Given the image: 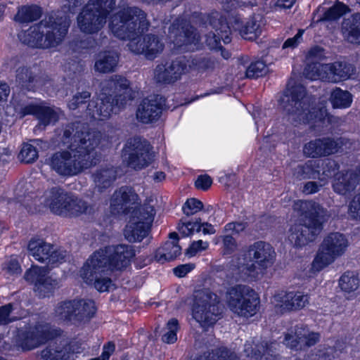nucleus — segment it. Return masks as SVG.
<instances>
[{"label":"nucleus","mask_w":360,"mask_h":360,"mask_svg":"<svg viewBox=\"0 0 360 360\" xmlns=\"http://www.w3.org/2000/svg\"><path fill=\"white\" fill-rule=\"evenodd\" d=\"M29 255L41 263L56 265L65 260L66 251L56 249L50 243L41 238H32L27 245Z\"/></svg>","instance_id":"obj_13"},{"label":"nucleus","mask_w":360,"mask_h":360,"mask_svg":"<svg viewBox=\"0 0 360 360\" xmlns=\"http://www.w3.org/2000/svg\"><path fill=\"white\" fill-rule=\"evenodd\" d=\"M133 98L129 82L120 75H114L102 83L99 98L89 102L86 113L96 120H106Z\"/></svg>","instance_id":"obj_3"},{"label":"nucleus","mask_w":360,"mask_h":360,"mask_svg":"<svg viewBox=\"0 0 360 360\" xmlns=\"http://www.w3.org/2000/svg\"><path fill=\"white\" fill-rule=\"evenodd\" d=\"M168 37L178 48L184 50L191 49V46H195L200 36L196 30L186 20L176 19L169 28Z\"/></svg>","instance_id":"obj_16"},{"label":"nucleus","mask_w":360,"mask_h":360,"mask_svg":"<svg viewBox=\"0 0 360 360\" xmlns=\"http://www.w3.org/2000/svg\"><path fill=\"white\" fill-rule=\"evenodd\" d=\"M69 193L59 186L53 187L49 191L46 204L53 213L62 216L63 212H60V210H63L67 203H69Z\"/></svg>","instance_id":"obj_30"},{"label":"nucleus","mask_w":360,"mask_h":360,"mask_svg":"<svg viewBox=\"0 0 360 360\" xmlns=\"http://www.w3.org/2000/svg\"><path fill=\"white\" fill-rule=\"evenodd\" d=\"M347 213L351 220L360 221V192L349 202Z\"/></svg>","instance_id":"obj_60"},{"label":"nucleus","mask_w":360,"mask_h":360,"mask_svg":"<svg viewBox=\"0 0 360 360\" xmlns=\"http://www.w3.org/2000/svg\"><path fill=\"white\" fill-rule=\"evenodd\" d=\"M114 139L113 135L89 130L84 123L71 122L62 129L60 141L71 151L98 158L97 148L106 147Z\"/></svg>","instance_id":"obj_6"},{"label":"nucleus","mask_w":360,"mask_h":360,"mask_svg":"<svg viewBox=\"0 0 360 360\" xmlns=\"http://www.w3.org/2000/svg\"><path fill=\"white\" fill-rule=\"evenodd\" d=\"M66 207L60 212H63L62 216H79L82 214H86L90 209L88 204L83 200L70 193Z\"/></svg>","instance_id":"obj_40"},{"label":"nucleus","mask_w":360,"mask_h":360,"mask_svg":"<svg viewBox=\"0 0 360 360\" xmlns=\"http://www.w3.org/2000/svg\"><path fill=\"white\" fill-rule=\"evenodd\" d=\"M68 25L62 18L50 15L18 34L25 44L38 49L56 48L63 41Z\"/></svg>","instance_id":"obj_5"},{"label":"nucleus","mask_w":360,"mask_h":360,"mask_svg":"<svg viewBox=\"0 0 360 360\" xmlns=\"http://www.w3.org/2000/svg\"><path fill=\"white\" fill-rule=\"evenodd\" d=\"M181 253V248L174 241H167L163 246L158 248L155 255V259L161 264L176 259Z\"/></svg>","instance_id":"obj_38"},{"label":"nucleus","mask_w":360,"mask_h":360,"mask_svg":"<svg viewBox=\"0 0 360 360\" xmlns=\"http://www.w3.org/2000/svg\"><path fill=\"white\" fill-rule=\"evenodd\" d=\"M256 262L262 269L271 267L276 259L274 248L268 243L257 241L250 245L245 254V259Z\"/></svg>","instance_id":"obj_21"},{"label":"nucleus","mask_w":360,"mask_h":360,"mask_svg":"<svg viewBox=\"0 0 360 360\" xmlns=\"http://www.w3.org/2000/svg\"><path fill=\"white\" fill-rule=\"evenodd\" d=\"M329 100L334 108H347L352 104V95L348 91L335 87L331 91Z\"/></svg>","instance_id":"obj_44"},{"label":"nucleus","mask_w":360,"mask_h":360,"mask_svg":"<svg viewBox=\"0 0 360 360\" xmlns=\"http://www.w3.org/2000/svg\"><path fill=\"white\" fill-rule=\"evenodd\" d=\"M230 27L225 22H221L220 27L215 29V32H210L205 35V44L210 49H221V39L225 44L231 42L229 36Z\"/></svg>","instance_id":"obj_35"},{"label":"nucleus","mask_w":360,"mask_h":360,"mask_svg":"<svg viewBox=\"0 0 360 360\" xmlns=\"http://www.w3.org/2000/svg\"><path fill=\"white\" fill-rule=\"evenodd\" d=\"M117 169L113 166H105L98 168L92 174V179L96 188L101 193L110 187L117 179Z\"/></svg>","instance_id":"obj_29"},{"label":"nucleus","mask_w":360,"mask_h":360,"mask_svg":"<svg viewBox=\"0 0 360 360\" xmlns=\"http://www.w3.org/2000/svg\"><path fill=\"white\" fill-rule=\"evenodd\" d=\"M195 360H238L237 355L226 348H219L212 350L204 357Z\"/></svg>","instance_id":"obj_51"},{"label":"nucleus","mask_w":360,"mask_h":360,"mask_svg":"<svg viewBox=\"0 0 360 360\" xmlns=\"http://www.w3.org/2000/svg\"><path fill=\"white\" fill-rule=\"evenodd\" d=\"M264 25L263 16L260 14H255L241 27L239 33L243 39L252 41L261 34Z\"/></svg>","instance_id":"obj_34"},{"label":"nucleus","mask_w":360,"mask_h":360,"mask_svg":"<svg viewBox=\"0 0 360 360\" xmlns=\"http://www.w3.org/2000/svg\"><path fill=\"white\" fill-rule=\"evenodd\" d=\"M345 343L338 341L334 347H329L321 350L318 354V360H333L342 352Z\"/></svg>","instance_id":"obj_54"},{"label":"nucleus","mask_w":360,"mask_h":360,"mask_svg":"<svg viewBox=\"0 0 360 360\" xmlns=\"http://www.w3.org/2000/svg\"><path fill=\"white\" fill-rule=\"evenodd\" d=\"M135 256L133 246L120 244L109 245L95 252L90 257L93 265L103 266L110 271H121L125 269Z\"/></svg>","instance_id":"obj_9"},{"label":"nucleus","mask_w":360,"mask_h":360,"mask_svg":"<svg viewBox=\"0 0 360 360\" xmlns=\"http://www.w3.org/2000/svg\"><path fill=\"white\" fill-rule=\"evenodd\" d=\"M150 201L144 202L139 207L134 209L129 219L137 218V221H134L137 224L145 225V222L149 223V229H150L152 223L155 215V210L153 205H150Z\"/></svg>","instance_id":"obj_39"},{"label":"nucleus","mask_w":360,"mask_h":360,"mask_svg":"<svg viewBox=\"0 0 360 360\" xmlns=\"http://www.w3.org/2000/svg\"><path fill=\"white\" fill-rule=\"evenodd\" d=\"M278 344L252 338L246 341L243 352L246 356L255 360H278Z\"/></svg>","instance_id":"obj_20"},{"label":"nucleus","mask_w":360,"mask_h":360,"mask_svg":"<svg viewBox=\"0 0 360 360\" xmlns=\"http://www.w3.org/2000/svg\"><path fill=\"white\" fill-rule=\"evenodd\" d=\"M293 207L300 213L302 222L290 228L288 238L295 246L302 247L316 239L330 215L327 210L313 201L298 200Z\"/></svg>","instance_id":"obj_4"},{"label":"nucleus","mask_w":360,"mask_h":360,"mask_svg":"<svg viewBox=\"0 0 360 360\" xmlns=\"http://www.w3.org/2000/svg\"><path fill=\"white\" fill-rule=\"evenodd\" d=\"M18 157L25 163H32L38 158V151L33 145L25 143L22 146Z\"/></svg>","instance_id":"obj_58"},{"label":"nucleus","mask_w":360,"mask_h":360,"mask_svg":"<svg viewBox=\"0 0 360 360\" xmlns=\"http://www.w3.org/2000/svg\"><path fill=\"white\" fill-rule=\"evenodd\" d=\"M162 98L153 96L142 100L136 110L137 120L144 124L152 123L158 120L162 110Z\"/></svg>","instance_id":"obj_23"},{"label":"nucleus","mask_w":360,"mask_h":360,"mask_svg":"<svg viewBox=\"0 0 360 360\" xmlns=\"http://www.w3.org/2000/svg\"><path fill=\"white\" fill-rule=\"evenodd\" d=\"M73 307V300L58 302L54 308V319L60 322L74 321Z\"/></svg>","instance_id":"obj_43"},{"label":"nucleus","mask_w":360,"mask_h":360,"mask_svg":"<svg viewBox=\"0 0 360 360\" xmlns=\"http://www.w3.org/2000/svg\"><path fill=\"white\" fill-rule=\"evenodd\" d=\"M154 79L157 83L172 84L173 83L172 75L166 64H159L154 70Z\"/></svg>","instance_id":"obj_55"},{"label":"nucleus","mask_w":360,"mask_h":360,"mask_svg":"<svg viewBox=\"0 0 360 360\" xmlns=\"http://www.w3.org/2000/svg\"><path fill=\"white\" fill-rule=\"evenodd\" d=\"M37 119L40 124L46 126L58 121V112L52 108L42 106Z\"/></svg>","instance_id":"obj_56"},{"label":"nucleus","mask_w":360,"mask_h":360,"mask_svg":"<svg viewBox=\"0 0 360 360\" xmlns=\"http://www.w3.org/2000/svg\"><path fill=\"white\" fill-rule=\"evenodd\" d=\"M243 256V262H238L240 278L245 281L259 279L264 274L266 269H262L256 262H250L248 259H245V255Z\"/></svg>","instance_id":"obj_37"},{"label":"nucleus","mask_w":360,"mask_h":360,"mask_svg":"<svg viewBox=\"0 0 360 360\" xmlns=\"http://www.w3.org/2000/svg\"><path fill=\"white\" fill-rule=\"evenodd\" d=\"M203 208L202 202L195 198H190L183 205L182 210L187 216L193 215Z\"/></svg>","instance_id":"obj_62"},{"label":"nucleus","mask_w":360,"mask_h":360,"mask_svg":"<svg viewBox=\"0 0 360 360\" xmlns=\"http://www.w3.org/2000/svg\"><path fill=\"white\" fill-rule=\"evenodd\" d=\"M319 162V180L322 182L321 186L325 185L328 179L338 170L339 165L333 160H317Z\"/></svg>","instance_id":"obj_45"},{"label":"nucleus","mask_w":360,"mask_h":360,"mask_svg":"<svg viewBox=\"0 0 360 360\" xmlns=\"http://www.w3.org/2000/svg\"><path fill=\"white\" fill-rule=\"evenodd\" d=\"M105 22V18L100 16L86 5L77 16V24L80 30L86 34L98 32Z\"/></svg>","instance_id":"obj_27"},{"label":"nucleus","mask_w":360,"mask_h":360,"mask_svg":"<svg viewBox=\"0 0 360 360\" xmlns=\"http://www.w3.org/2000/svg\"><path fill=\"white\" fill-rule=\"evenodd\" d=\"M150 22L146 13L136 6H128L117 12L111 18L110 28L119 39L129 41V50L134 54H143L148 60L155 59L165 48L162 38L153 34L140 35L148 30Z\"/></svg>","instance_id":"obj_1"},{"label":"nucleus","mask_w":360,"mask_h":360,"mask_svg":"<svg viewBox=\"0 0 360 360\" xmlns=\"http://www.w3.org/2000/svg\"><path fill=\"white\" fill-rule=\"evenodd\" d=\"M268 72L266 65L262 60L252 63L246 70V77L253 79L264 76Z\"/></svg>","instance_id":"obj_57"},{"label":"nucleus","mask_w":360,"mask_h":360,"mask_svg":"<svg viewBox=\"0 0 360 360\" xmlns=\"http://www.w3.org/2000/svg\"><path fill=\"white\" fill-rule=\"evenodd\" d=\"M74 322L86 323L92 319L96 311L91 300H73Z\"/></svg>","instance_id":"obj_31"},{"label":"nucleus","mask_w":360,"mask_h":360,"mask_svg":"<svg viewBox=\"0 0 360 360\" xmlns=\"http://www.w3.org/2000/svg\"><path fill=\"white\" fill-rule=\"evenodd\" d=\"M119 62V56L115 51L100 52L96 58L94 70L100 73H110L115 71Z\"/></svg>","instance_id":"obj_33"},{"label":"nucleus","mask_w":360,"mask_h":360,"mask_svg":"<svg viewBox=\"0 0 360 360\" xmlns=\"http://www.w3.org/2000/svg\"><path fill=\"white\" fill-rule=\"evenodd\" d=\"M325 64L311 62V63L308 64L304 68V75L306 78L311 80L321 79L325 81V78L323 77L327 74V72H325L323 70V66Z\"/></svg>","instance_id":"obj_53"},{"label":"nucleus","mask_w":360,"mask_h":360,"mask_svg":"<svg viewBox=\"0 0 360 360\" xmlns=\"http://www.w3.org/2000/svg\"><path fill=\"white\" fill-rule=\"evenodd\" d=\"M91 96L89 91H84L77 93L73 96L72 99L68 102V106L70 110H76L86 103L87 99Z\"/></svg>","instance_id":"obj_63"},{"label":"nucleus","mask_w":360,"mask_h":360,"mask_svg":"<svg viewBox=\"0 0 360 360\" xmlns=\"http://www.w3.org/2000/svg\"><path fill=\"white\" fill-rule=\"evenodd\" d=\"M41 15V10L37 6H25L18 12L15 18L20 22H30L39 19Z\"/></svg>","instance_id":"obj_47"},{"label":"nucleus","mask_w":360,"mask_h":360,"mask_svg":"<svg viewBox=\"0 0 360 360\" xmlns=\"http://www.w3.org/2000/svg\"><path fill=\"white\" fill-rule=\"evenodd\" d=\"M59 334L60 330L53 328L49 323L39 322L22 334L20 346L23 350H32Z\"/></svg>","instance_id":"obj_15"},{"label":"nucleus","mask_w":360,"mask_h":360,"mask_svg":"<svg viewBox=\"0 0 360 360\" xmlns=\"http://www.w3.org/2000/svg\"><path fill=\"white\" fill-rule=\"evenodd\" d=\"M323 70L327 74L323 77L326 82L337 83L349 79L356 71L354 65L346 61L326 63Z\"/></svg>","instance_id":"obj_26"},{"label":"nucleus","mask_w":360,"mask_h":360,"mask_svg":"<svg viewBox=\"0 0 360 360\" xmlns=\"http://www.w3.org/2000/svg\"><path fill=\"white\" fill-rule=\"evenodd\" d=\"M360 285L359 278L354 271H346L339 279V286L341 290L347 293H350L359 289Z\"/></svg>","instance_id":"obj_46"},{"label":"nucleus","mask_w":360,"mask_h":360,"mask_svg":"<svg viewBox=\"0 0 360 360\" xmlns=\"http://www.w3.org/2000/svg\"><path fill=\"white\" fill-rule=\"evenodd\" d=\"M274 300L285 311L301 309L309 303L308 295L301 292H281L274 296Z\"/></svg>","instance_id":"obj_28"},{"label":"nucleus","mask_w":360,"mask_h":360,"mask_svg":"<svg viewBox=\"0 0 360 360\" xmlns=\"http://www.w3.org/2000/svg\"><path fill=\"white\" fill-rule=\"evenodd\" d=\"M352 144L349 139L343 137L337 139L323 137L307 143L303 147V152L310 158L325 157L338 153L343 146L350 148Z\"/></svg>","instance_id":"obj_14"},{"label":"nucleus","mask_w":360,"mask_h":360,"mask_svg":"<svg viewBox=\"0 0 360 360\" xmlns=\"http://www.w3.org/2000/svg\"><path fill=\"white\" fill-rule=\"evenodd\" d=\"M226 302L229 309L240 316H252L259 309V297L250 287L237 285L229 289Z\"/></svg>","instance_id":"obj_10"},{"label":"nucleus","mask_w":360,"mask_h":360,"mask_svg":"<svg viewBox=\"0 0 360 360\" xmlns=\"http://www.w3.org/2000/svg\"><path fill=\"white\" fill-rule=\"evenodd\" d=\"M134 221H137V218L129 219L124 229V238L130 243L141 241L148 235L150 230L149 229L148 222H145V225H140L134 222Z\"/></svg>","instance_id":"obj_36"},{"label":"nucleus","mask_w":360,"mask_h":360,"mask_svg":"<svg viewBox=\"0 0 360 360\" xmlns=\"http://www.w3.org/2000/svg\"><path fill=\"white\" fill-rule=\"evenodd\" d=\"M49 269L46 266L32 265L24 275V278L34 285V291L39 297L49 296L57 285V281L48 276Z\"/></svg>","instance_id":"obj_17"},{"label":"nucleus","mask_w":360,"mask_h":360,"mask_svg":"<svg viewBox=\"0 0 360 360\" xmlns=\"http://www.w3.org/2000/svg\"><path fill=\"white\" fill-rule=\"evenodd\" d=\"M345 39L352 44H360V13H354L342 22Z\"/></svg>","instance_id":"obj_32"},{"label":"nucleus","mask_w":360,"mask_h":360,"mask_svg":"<svg viewBox=\"0 0 360 360\" xmlns=\"http://www.w3.org/2000/svg\"><path fill=\"white\" fill-rule=\"evenodd\" d=\"M319 333L311 332L303 326H295L285 333L283 343L288 347L297 351L314 345L319 341Z\"/></svg>","instance_id":"obj_19"},{"label":"nucleus","mask_w":360,"mask_h":360,"mask_svg":"<svg viewBox=\"0 0 360 360\" xmlns=\"http://www.w3.org/2000/svg\"><path fill=\"white\" fill-rule=\"evenodd\" d=\"M359 184H360V167L355 170L336 174L333 182V188L339 195H345L353 192Z\"/></svg>","instance_id":"obj_25"},{"label":"nucleus","mask_w":360,"mask_h":360,"mask_svg":"<svg viewBox=\"0 0 360 360\" xmlns=\"http://www.w3.org/2000/svg\"><path fill=\"white\" fill-rule=\"evenodd\" d=\"M98 162V158L70 150L53 153L48 164L52 170L61 176H72L89 169Z\"/></svg>","instance_id":"obj_7"},{"label":"nucleus","mask_w":360,"mask_h":360,"mask_svg":"<svg viewBox=\"0 0 360 360\" xmlns=\"http://www.w3.org/2000/svg\"><path fill=\"white\" fill-rule=\"evenodd\" d=\"M115 0H89L86 4L100 16L107 18L115 7Z\"/></svg>","instance_id":"obj_48"},{"label":"nucleus","mask_w":360,"mask_h":360,"mask_svg":"<svg viewBox=\"0 0 360 360\" xmlns=\"http://www.w3.org/2000/svg\"><path fill=\"white\" fill-rule=\"evenodd\" d=\"M179 231L183 236H189L192 235L194 231H201V226L200 225V220H196L194 222L186 221L183 222L181 226H179Z\"/></svg>","instance_id":"obj_64"},{"label":"nucleus","mask_w":360,"mask_h":360,"mask_svg":"<svg viewBox=\"0 0 360 360\" xmlns=\"http://www.w3.org/2000/svg\"><path fill=\"white\" fill-rule=\"evenodd\" d=\"M190 70L197 69L202 70H213L217 65V62L212 58L189 57Z\"/></svg>","instance_id":"obj_50"},{"label":"nucleus","mask_w":360,"mask_h":360,"mask_svg":"<svg viewBox=\"0 0 360 360\" xmlns=\"http://www.w3.org/2000/svg\"><path fill=\"white\" fill-rule=\"evenodd\" d=\"M349 11V9L347 6L338 1L324 13L323 17L321 18V20H335Z\"/></svg>","instance_id":"obj_52"},{"label":"nucleus","mask_w":360,"mask_h":360,"mask_svg":"<svg viewBox=\"0 0 360 360\" xmlns=\"http://www.w3.org/2000/svg\"><path fill=\"white\" fill-rule=\"evenodd\" d=\"M219 238L223 243L222 252L224 255H231L236 250L238 245L232 235L226 233L225 235L221 236Z\"/></svg>","instance_id":"obj_61"},{"label":"nucleus","mask_w":360,"mask_h":360,"mask_svg":"<svg viewBox=\"0 0 360 360\" xmlns=\"http://www.w3.org/2000/svg\"><path fill=\"white\" fill-rule=\"evenodd\" d=\"M167 65L172 75L173 83L191 70L188 58L185 56H179L171 62L167 63Z\"/></svg>","instance_id":"obj_41"},{"label":"nucleus","mask_w":360,"mask_h":360,"mask_svg":"<svg viewBox=\"0 0 360 360\" xmlns=\"http://www.w3.org/2000/svg\"><path fill=\"white\" fill-rule=\"evenodd\" d=\"M74 351L67 338H56L40 352L44 360H71Z\"/></svg>","instance_id":"obj_24"},{"label":"nucleus","mask_w":360,"mask_h":360,"mask_svg":"<svg viewBox=\"0 0 360 360\" xmlns=\"http://www.w3.org/2000/svg\"><path fill=\"white\" fill-rule=\"evenodd\" d=\"M319 162L317 160H310L303 165H298L294 171V175L299 179H319Z\"/></svg>","instance_id":"obj_42"},{"label":"nucleus","mask_w":360,"mask_h":360,"mask_svg":"<svg viewBox=\"0 0 360 360\" xmlns=\"http://www.w3.org/2000/svg\"><path fill=\"white\" fill-rule=\"evenodd\" d=\"M348 240L345 236L339 232H333L326 236L313 261V268L320 271L338 257L342 256L348 247Z\"/></svg>","instance_id":"obj_11"},{"label":"nucleus","mask_w":360,"mask_h":360,"mask_svg":"<svg viewBox=\"0 0 360 360\" xmlns=\"http://www.w3.org/2000/svg\"><path fill=\"white\" fill-rule=\"evenodd\" d=\"M278 103L288 121L295 126L330 121L326 104H316L315 96L308 94L303 86L285 91Z\"/></svg>","instance_id":"obj_2"},{"label":"nucleus","mask_w":360,"mask_h":360,"mask_svg":"<svg viewBox=\"0 0 360 360\" xmlns=\"http://www.w3.org/2000/svg\"><path fill=\"white\" fill-rule=\"evenodd\" d=\"M150 150L151 146L145 139L139 136L129 139L123 149L127 166L135 170L148 167L153 160Z\"/></svg>","instance_id":"obj_12"},{"label":"nucleus","mask_w":360,"mask_h":360,"mask_svg":"<svg viewBox=\"0 0 360 360\" xmlns=\"http://www.w3.org/2000/svg\"><path fill=\"white\" fill-rule=\"evenodd\" d=\"M222 305L218 296L209 290L196 292L193 316L203 328L214 325L221 318Z\"/></svg>","instance_id":"obj_8"},{"label":"nucleus","mask_w":360,"mask_h":360,"mask_svg":"<svg viewBox=\"0 0 360 360\" xmlns=\"http://www.w3.org/2000/svg\"><path fill=\"white\" fill-rule=\"evenodd\" d=\"M139 195L129 186H122L112 195L110 207L114 214H127L133 205L139 203Z\"/></svg>","instance_id":"obj_22"},{"label":"nucleus","mask_w":360,"mask_h":360,"mask_svg":"<svg viewBox=\"0 0 360 360\" xmlns=\"http://www.w3.org/2000/svg\"><path fill=\"white\" fill-rule=\"evenodd\" d=\"M167 331L162 335V340L167 344H172L177 340L176 331L179 329V322L175 318L170 319L167 323Z\"/></svg>","instance_id":"obj_59"},{"label":"nucleus","mask_w":360,"mask_h":360,"mask_svg":"<svg viewBox=\"0 0 360 360\" xmlns=\"http://www.w3.org/2000/svg\"><path fill=\"white\" fill-rule=\"evenodd\" d=\"M34 80V75L30 68L20 67L16 70L15 81L23 89H31Z\"/></svg>","instance_id":"obj_49"},{"label":"nucleus","mask_w":360,"mask_h":360,"mask_svg":"<svg viewBox=\"0 0 360 360\" xmlns=\"http://www.w3.org/2000/svg\"><path fill=\"white\" fill-rule=\"evenodd\" d=\"M93 264L92 259L89 258L80 271L81 277L85 283L94 284L98 291H109L113 283L107 275L111 271L101 265L94 266Z\"/></svg>","instance_id":"obj_18"}]
</instances>
